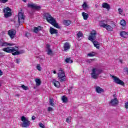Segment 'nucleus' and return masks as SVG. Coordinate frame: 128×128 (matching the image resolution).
Segmentation results:
<instances>
[{
  "instance_id": "49",
  "label": "nucleus",
  "mask_w": 128,
  "mask_h": 128,
  "mask_svg": "<svg viewBox=\"0 0 128 128\" xmlns=\"http://www.w3.org/2000/svg\"><path fill=\"white\" fill-rule=\"evenodd\" d=\"M120 64H122V60H120Z\"/></svg>"
},
{
  "instance_id": "47",
  "label": "nucleus",
  "mask_w": 128,
  "mask_h": 128,
  "mask_svg": "<svg viewBox=\"0 0 128 128\" xmlns=\"http://www.w3.org/2000/svg\"><path fill=\"white\" fill-rule=\"evenodd\" d=\"M0 54H1V56H0V58H2V56H4V54H3V53H0Z\"/></svg>"
},
{
  "instance_id": "11",
  "label": "nucleus",
  "mask_w": 128,
  "mask_h": 128,
  "mask_svg": "<svg viewBox=\"0 0 128 128\" xmlns=\"http://www.w3.org/2000/svg\"><path fill=\"white\" fill-rule=\"evenodd\" d=\"M100 26L104 28H106V30L108 32H112V30L114 29L112 26L108 24H102Z\"/></svg>"
},
{
  "instance_id": "51",
  "label": "nucleus",
  "mask_w": 128,
  "mask_h": 128,
  "mask_svg": "<svg viewBox=\"0 0 128 128\" xmlns=\"http://www.w3.org/2000/svg\"><path fill=\"white\" fill-rule=\"evenodd\" d=\"M22 1L24 2H26V0H22Z\"/></svg>"
},
{
  "instance_id": "9",
  "label": "nucleus",
  "mask_w": 128,
  "mask_h": 128,
  "mask_svg": "<svg viewBox=\"0 0 128 128\" xmlns=\"http://www.w3.org/2000/svg\"><path fill=\"white\" fill-rule=\"evenodd\" d=\"M112 78L114 79V80L116 84H120V86H124V82L120 80V78L116 77V76H112Z\"/></svg>"
},
{
  "instance_id": "38",
  "label": "nucleus",
  "mask_w": 128,
  "mask_h": 128,
  "mask_svg": "<svg viewBox=\"0 0 128 128\" xmlns=\"http://www.w3.org/2000/svg\"><path fill=\"white\" fill-rule=\"evenodd\" d=\"M0 2H1L2 4H6L8 2V0H0Z\"/></svg>"
},
{
  "instance_id": "7",
  "label": "nucleus",
  "mask_w": 128,
  "mask_h": 128,
  "mask_svg": "<svg viewBox=\"0 0 128 128\" xmlns=\"http://www.w3.org/2000/svg\"><path fill=\"white\" fill-rule=\"evenodd\" d=\"M3 12L4 13V16L6 18H10V16H11L12 14V9H10L8 6H7L3 10Z\"/></svg>"
},
{
  "instance_id": "41",
  "label": "nucleus",
  "mask_w": 128,
  "mask_h": 128,
  "mask_svg": "<svg viewBox=\"0 0 128 128\" xmlns=\"http://www.w3.org/2000/svg\"><path fill=\"white\" fill-rule=\"evenodd\" d=\"M52 108L48 107V112H52Z\"/></svg>"
},
{
  "instance_id": "23",
  "label": "nucleus",
  "mask_w": 128,
  "mask_h": 128,
  "mask_svg": "<svg viewBox=\"0 0 128 128\" xmlns=\"http://www.w3.org/2000/svg\"><path fill=\"white\" fill-rule=\"evenodd\" d=\"M120 36L122 38H126L128 36V32H124V31H122L120 32Z\"/></svg>"
},
{
  "instance_id": "52",
  "label": "nucleus",
  "mask_w": 128,
  "mask_h": 128,
  "mask_svg": "<svg viewBox=\"0 0 128 128\" xmlns=\"http://www.w3.org/2000/svg\"><path fill=\"white\" fill-rule=\"evenodd\" d=\"M126 70H128V68H126Z\"/></svg>"
},
{
  "instance_id": "8",
  "label": "nucleus",
  "mask_w": 128,
  "mask_h": 128,
  "mask_svg": "<svg viewBox=\"0 0 128 128\" xmlns=\"http://www.w3.org/2000/svg\"><path fill=\"white\" fill-rule=\"evenodd\" d=\"M24 20H26V16H24V13L22 12H20L18 14V22L19 24L22 22H24Z\"/></svg>"
},
{
  "instance_id": "15",
  "label": "nucleus",
  "mask_w": 128,
  "mask_h": 128,
  "mask_svg": "<svg viewBox=\"0 0 128 128\" xmlns=\"http://www.w3.org/2000/svg\"><path fill=\"white\" fill-rule=\"evenodd\" d=\"M110 104H112V106H116V104H118V98H115L111 100V101L110 102Z\"/></svg>"
},
{
  "instance_id": "10",
  "label": "nucleus",
  "mask_w": 128,
  "mask_h": 128,
  "mask_svg": "<svg viewBox=\"0 0 128 128\" xmlns=\"http://www.w3.org/2000/svg\"><path fill=\"white\" fill-rule=\"evenodd\" d=\"M8 34L10 37V38H14V36H16V30H10L8 32Z\"/></svg>"
},
{
  "instance_id": "46",
  "label": "nucleus",
  "mask_w": 128,
  "mask_h": 128,
  "mask_svg": "<svg viewBox=\"0 0 128 128\" xmlns=\"http://www.w3.org/2000/svg\"><path fill=\"white\" fill-rule=\"evenodd\" d=\"M2 70H0V76H2Z\"/></svg>"
},
{
  "instance_id": "44",
  "label": "nucleus",
  "mask_w": 128,
  "mask_h": 128,
  "mask_svg": "<svg viewBox=\"0 0 128 128\" xmlns=\"http://www.w3.org/2000/svg\"><path fill=\"white\" fill-rule=\"evenodd\" d=\"M32 120H36V117L34 116H32Z\"/></svg>"
},
{
  "instance_id": "14",
  "label": "nucleus",
  "mask_w": 128,
  "mask_h": 128,
  "mask_svg": "<svg viewBox=\"0 0 128 128\" xmlns=\"http://www.w3.org/2000/svg\"><path fill=\"white\" fill-rule=\"evenodd\" d=\"M2 40H0V42L1 44V46H14V44L8 43L6 42H2Z\"/></svg>"
},
{
  "instance_id": "35",
  "label": "nucleus",
  "mask_w": 128,
  "mask_h": 128,
  "mask_svg": "<svg viewBox=\"0 0 128 128\" xmlns=\"http://www.w3.org/2000/svg\"><path fill=\"white\" fill-rule=\"evenodd\" d=\"M71 120H72V118L70 117L66 119V122H70Z\"/></svg>"
},
{
  "instance_id": "6",
  "label": "nucleus",
  "mask_w": 128,
  "mask_h": 128,
  "mask_svg": "<svg viewBox=\"0 0 128 128\" xmlns=\"http://www.w3.org/2000/svg\"><path fill=\"white\" fill-rule=\"evenodd\" d=\"M21 120L22 122V128H28L30 126V121L26 119L24 116L21 117Z\"/></svg>"
},
{
  "instance_id": "40",
  "label": "nucleus",
  "mask_w": 128,
  "mask_h": 128,
  "mask_svg": "<svg viewBox=\"0 0 128 128\" xmlns=\"http://www.w3.org/2000/svg\"><path fill=\"white\" fill-rule=\"evenodd\" d=\"M46 48H47V50H50V44H47L46 45Z\"/></svg>"
},
{
  "instance_id": "5",
  "label": "nucleus",
  "mask_w": 128,
  "mask_h": 128,
  "mask_svg": "<svg viewBox=\"0 0 128 128\" xmlns=\"http://www.w3.org/2000/svg\"><path fill=\"white\" fill-rule=\"evenodd\" d=\"M102 74V70L98 68H93L92 69V72L91 73V76L92 78L94 80H96L98 78V76Z\"/></svg>"
},
{
  "instance_id": "48",
  "label": "nucleus",
  "mask_w": 128,
  "mask_h": 128,
  "mask_svg": "<svg viewBox=\"0 0 128 128\" xmlns=\"http://www.w3.org/2000/svg\"><path fill=\"white\" fill-rule=\"evenodd\" d=\"M52 72H53V74H56V70H52Z\"/></svg>"
},
{
  "instance_id": "36",
  "label": "nucleus",
  "mask_w": 128,
  "mask_h": 128,
  "mask_svg": "<svg viewBox=\"0 0 128 128\" xmlns=\"http://www.w3.org/2000/svg\"><path fill=\"white\" fill-rule=\"evenodd\" d=\"M118 11L120 14H122V12H124V10H122V9L120 8H118Z\"/></svg>"
},
{
  "instance_id": "30",
  "label": "nucleus",
  "mask_w": 128,
  "mask_h": 128,
  "mask_svg": "<svg viewBox=\"0 0 128 128\" xmlns=\"http://www.w3.org/2000/svg\"><path fill=\"white\" fill-rule=\"evenodd\" d=\"M48 56H52V49H48Z\"/></svg>"
},
{
  "instance_id": "12",
  "label": "nucleus",
  "mask_w": 128,
  "mask_h": 128,
  "mask_svg": "<svg viewBox=\"0 0 128 128\" xmlns=\"http://www.w3.org/2000/svg\"><path fill=\"white\" fill-rule=\"evenodd\" d=\"M27 6L30 8H33L34 10H40V6H38L36 4H28Z\"/></svg>"
},
{
  "instance_id": "43",
  "label": "nucleus",
  "mask_w": 128,
  "mask_h": 128,
  "mask_svg": "<svg viewBox=\"0 0 128 128\" xmlns=\"http://www.w3.org/2000/svg\"><path fill=\"white\" fill-rule=\"evenodd\" d=\"M125 108H128V102L125 103Z\"/></svg>"
},
{
  "instance_id": "31",
  "label": "nucleus",
  "mask_w": 128,
  "mask_h": 128,
  "mask_svg": "<svg viewBox=\"0 0 128 128\" xmlns=\"http://www.w3.org/2000/svg\"><path fill=\"white\" fill-rule=\"evenodd\" d=\"M36 68V69L38 70H39L40 72V70H42V67H40V64H38Z\"/></svg>"
},
{
  "instance_id": "1",
  "label": "nucleus",
  "mask_w": 128,
  "mask_h": 128,
  "mask_svg": "<svg viewBox=\"0 0 128 128\" xmlns=\"http://www.w3.org/2000/svg\"><path fill=\"white\" fill-rule=\"evenodd\" d=\"M2 50L8 54L12 52V56H18V54H24V50L18 51V47L17 46L14 47L7 46L6 48H4Z\"/></svg>"
},
{
  "instance_id": "18",
  "label": "nucleus",
  "mask_w": 128,
  "mask_h": 128,
  "mask_svg": "<svg viewBox=\"0 0 128 128\" xmlns=\"http://www.w3.org/2000/svg\"><path fill=\"white\" fill-rule=\"evenodd\" d=\"M63 24L64 26H68L70 24H72V21L70 20H64L62 21Z\"/></svg>"
},
{
  "instance_id": "26",
  "label": "nucleus",
  "mask_w": 128,
  "mask_h": 128,
  "mask_svg": "<svg viewBox=\"0 0 128 128\" xmlns=\"http://www.w3.org/2000/svg\"><path fill=\"white\" fill-rule=\"evenodd\" d=\"M35 82H36V86H40L42 84V81H40V79H36Z\"/></svg>"
},
{
  "instance_id": "34",
  "label": "nucleus",
  "mask_w": 128,
  "mask_h": 128,
  "mask_svg": "<svg viewBox=\"0 0 128 128\" xmlns=\"http://www.w3.org/2000/svg\"><path fill=\"white\" fill-rule=\"evenodd\" d=\"M88 56H94L95 54L94 52L89 53L88 54Z\"/></svg>"
},
{
  "instance_id": "13",
  "label": "nucleus",
  "mask_w": 128,
  "mask_h": 128,
  "mask_svg": "<svg viewBox=\"0 0 128 128\" xmlns=\"http://www.w3.org/2000/svg\"><path fill=\"white\" fill-rule=\"evenodd\" d=\"M64 52H67L70 48V43L68 42H66L64 43Z\"/></svg>"
},
{
  "instance_id": "17",
  "label": "nucleus",
  "mask_w": 128,
  "mask_h": 128,
  "mask_svg": "<svg viewBox=\"0 0 128 128\" xmlns=\"http://www.w3.org/2000/svg\"><path fill=\"white\" fill-rule=\"evenodd\" d=\"M96 91L98 92V94H102V92H104V90L100 88L99 86H97L96 88Z\"/></svg>"
},
{
  "instance_id": "53",
  "label": "nucleus",
  "mask_w": 128,
  "mask_h": 128,
  "mask_svg": "<svg viewBox=\"0 0 128 128\" xmlns=\"http://www.w3.org/2000/svg\"><path fill=\"white\" fill-rule=\"evenodd\" d=\"M0 86H1V85H0Z\"/></svg>"
},
{
  "instance_id": "27",
  "label": "nucleus",
  "mask_w": 128,
  "mask_h": 128,
  "mask_svg": "<svg viewBox=\"0 0 128 128\" xmlns=\"http://www.w3.org/2000/svg\"><path fill=\"white\" fill-rule=\"evenodd\" d=\"M77 36L78 38H82L84 36V34H82V31H79L77 34Z\"/></svg>"
},
{
  "instance_id": "32",
  "label": "nucleus",
  "mask_w": 128,
  "mask_h": 128,
  "mask_svg": "<svg viewBox=\"0 0 128 128\" xmlns=\"http://www.w3.org/2000/svg\"><path fill=\"white\" fill-rule=\"evenodd\" d=\"M82 6L83 8H88V4H86V2H84L83 4L82 5Z\"/></svg>"
},
{
  "instance_id": "20",
  "label": "nucleus",
  "mask_w": 128,
  "mask_h": 128,
  "mask_svg": "<svg viewBox=\"0 0 128 128\" xmlns=\"http://www.w3.org/2000/svg\"><path fill=\"white\" fill-rule=\"evenodd\" d=\"M120 24L122 26V30H124V26H126V22L124 20H120Z\"/></svg>"
},
{
  "instance_id": "29",
  "label": "nucleus",
  "mask_w": 128,
  "mask_h": 128,
  "mask_svg": "<svg viewBox=\"0 0 128 128\" xmlns=\"http://www.w3.org/2000/svg\"><path fill=\"white\" fill-rule=\"evenodd\" d=\"M21 88H22L24 90H28V87L24 86V84L22 85Z\"/></svg>"
},
{
  "instance_id": "45",
  "label": "nucleus",
  "mask_w": 128,
  "mask_h": 128,
  "mask_svg": "<svg viewBox=\"0 0 128 128\" xmlns=\"http://www.w3.org/2000/svg\"><path fill=\"white\" fill-rule=\"evenodd\" d=\"M112 28H115L116 27V24H115L112 23Z\"/></svg>"
},
{
  "instance_id": "42",
  "label": "nucleus",
  "mask_w": 128,
  "mask_h": 128,
  "mask_svg": "<svg viewBox=\"0 0 128 128\" xmlns=\"http://www.w3.org/2000/svg\"><path fill=\"white\" fill-rule=\"evenodd\" d=\"M20 58L16 59V64H20Z\"/></svg>"
},
{
  "instance_id": "37",
  "label": "nucleus",
  "mask_w": 128,
  "mask_h": 128,
  "mask_svg": "<svg viewBox=\"0 0 128 128\" xmlns=\"http://www.w3.org/2000/svg\"><path fill=\"white\" fill-rule=\"evenodd\" d=\"M39 126L42 128H44V125L42 122L39 123Z\"/></svg>"
},
{
  "instance_id": "4",
  "label": "nucleus",
  "mask_w": 128,
  "mask_h": 128,
  "mask_svg": "<svg viewBox=\"0 0 128 128\" xmlns=\"http://www.w3.org/2000/svg\"><path fill=\"white\" fill-rule=\"evenodd\" d=\"M58 78L59 82H66V73L64 70L63 68H60L58 70Z\"/></svg>"
},
{
  "instance_id": "22",
  "label": "nucleus",
  "mask_w": 128,
  "mask_h": 128,
  "mask_svg": "<svg viewBox=\"0 0 128 128\" xmlns=\"http://www.w3.org/2000/svg\"><path fill=\"white\" fill-rule=\"evenodd\" d=\"M82 16L83 17V18L84 20H86L88 18V14L84 12H82Z\"/></svg>"
},
{
  "instance_id": "19",
  "label": "nucleus",
  "mask_w": 128,
  "mask_h": 128,
  "mask_svg": "<svg viewBox=\"0 0 128 128\" xmlns=\"http://www.w3.org/2000/svg\"><path fill=\"white\" fill-rule=\"evenodd\" d=\"M102 6L103 8H106V10H110V4L106 2H104L102 4Z\"/></svg>"
},
{
  "instance_id": "21",
  "label": "nucleus",
  "mask_w": 128,
  "mask_h": 128,
  "mask_svg": "<svg viewBox=\"0 0 128 128\" xmlns=\"http://www.w3.org/2000/svg\"><path fill=\"white\" fill-rule=\"evenodd\" d=\"M50 32L52 34H58V30L50 27Z\"/></svg>"
},
{
  "instance_id": "33",
  "label": "nucleus",
  "mask_w": 128,
  "mask_h": 128,
  "mask_svg": "<svg viewBox=\"0 0 128 128\" xmlns=\"http://www.w3.org/2000/svg\"><path fill=\"white\" fill-rule=\"evenodd\" d=\"M34 32H36V34H38V27L34 28Z\"/></svg>"
},
{
  "instance_id": "24",
  "label": "nucleus",
  "mask_w": 128,
  "mask_h": 128,
  "mask_svg": "<svg viewBox=\"0 0 128 128\" xmlns=\"http://www.w3.org/2000/svg\"><path fill=\"white\" fill-rule=\"evenodd\" d=\"M49 104L51 106H54V101L52 98L49 99Z\"/></svg>"
},
{
  "instance_id": "28",
  "label": "nucleus",
  "mask_w": 128,
  "mask_h": 128,
  "mask_svg": "<svg viewBox=\"0 0 128 128\" xmlns=\"http://www.w3.org/2000/svg\"><path fill=\"white\" fill-rule=\"evenodd\" d=\"M62 100L63 102H68V98L66 96H62Z\"/></svg>"
},
{
  "instance_id": "39",
  "label": "nucleus",
  "mask_w": 128,
  "mask_h": 128,
  "mask_svg": "<svg viewBox=\"0 0 128 128\" xmlns=\"http://www.w3.org/2000/svg\"><path fill=\"white\" fill-rule=\"evenodd\" d=\"M26 38H30V33H28V32H26Z\"/></svg>"
},
{
  "instance_id": "16",
  "label": "nucleus",
  "mask_w": 128,
  "mask_h": 128,
  "mask_svg": "<svg viewBox=\"0 0 128 128\" xmlns=\"http://www.w3.org/2000/svg\"><path fill=\"white\" fill-rule=\"evenodd\" d=\"M53 84H54V86L56 88H60V82L56 80H53Z\"/></svg>"
},
{
  "instance_id": "25",
  "label": "nucleus",
  "mask_w": 128,
  "mask_h": 128,
  "mask_svg": "<svg viewBox=\"0 0 128 128\" xmlns=\"http://www.w3.org/2000/svg\"><path fill=\"white\" fill-rule=\"evenodd\" d=\"M65 62H66L67 64H68V62H70V64H72V62H74V61L72 60L70 58H66V59L65 60Z\"/></svg>"
},
{
  "instance_id": "2",
  "label": "nucleus",
  "mask_w": 128,
  "mask_h": 128,
  "mask_svg": "<svg viewBox=\"0 0 128 128\" xmlns=\"http://www.w3.org/2000/svg\"><path fill=\"white\" fill-rule=\"evenodd\" d=\"M44 18L48 22V24H50L53 26H54V28H60V26H58V24L56 23V20L54 17L52 16V15H50V14L45 13L44 15Z\"/></svg>"
},
{
  "instance_id": "3",
  "label": "nucleus",
  "mask_w": 128,
  "mask_h": 128,
  "mask_svg": "<svg viewBox=\"0 0 128 128\" xmlns=\"http://www.w3.org/2000/svg\"><path fill=\"white\" fill-rule=\"evenodd\" d=\"M96 31L92 30L89 35L88 37V40H90L92 42L94 46L98 48V50H100V44H98V42L96 40H94L96 38Z\"/></svg>"
},
{
  "instance_id": "50",
  "label": "nucleus",
  "mask_w": 128,
  "mask_h": 128,
  "mask_svg": "<svg viewBox=\"0 0 128 128\" xmlns=\"http://www.w3.org/2000/svg\"><path fill=\"white\" fill-rule=\"evenodd\" d=\"M16 96H20V94H17L16 95Z\"/></svg>"
}]
</instances>
